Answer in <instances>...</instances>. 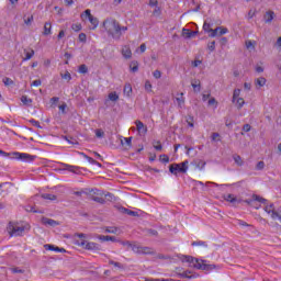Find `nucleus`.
<instances>
[{
    "instance_id": "7ed1b4c3",
    "label": "nucleus",
    "mask_w": 281,
    "mask_h": 281,
    "mask_svg": "<svg viewBox=\"0 0 281 281\" xmlns=\"http://www.w3.org/2000/svg\"><path fill=\"white\" fill-rule=\"evenodd\" d=\"M188 160H184L180 164H171L169 166V172L175 175V177H177V175H186V172H188Z\"/></svg>"
},
{
    "instance_id": "338daca9",
    "label": "nucleus",
    "mask_w": 281,
    "mask_h": 281,
    "mask_svg": "<svg viewBox=\"0 0 281 281\" xmlns=\"http://www.w3.org/2000/svg\"><path fill=\"white\" fill-rule=\"evenodd\" d=\"M145 89H146L147 91H151L153 85L150 83V81H146V82H145Z\"/></svg>"
},
{
    "instance_id": "4c0bfd02",
    "label": "nucleus",
    "mask_w": 281,
    "mask_h": 281,
    "mask_svg": "<svg viewBox=\"0 0 281 281\" xmlns=\"http://www.w3.org/2000/svg\"><path fill=\"white\" fill-rule=\"evenodd\" d=\"M78 71L79 74H87L89 71V68L87 67V65L82 64L79 66Z\"/></svg>"
},
{
    "instance_id": "39448f33",
    "label": "nucleus",
    "mask_w": 281,
    "mask_h": 281,
    "mask_svg": "<svg viewBox=\"0 0 281 281\" xmlns=\"http://www.w3.org/2000/svg\"><path fill=\"white\" fill-rule=\"evenodd\" d=\"M81 19L82 21H90L92 27H90V30H95L99 25V21H98V18L93 16L91 14V10L87 9L83 13H81Z\"/></svg>"
},
{
    "instance_id": "6ab92c4d",
    "label": "nucleus",
    "mask_w": 281,
    "mask_h": 281,
    "mask_svg": "<svg viewBox=\"0 0 281 281\" xmlns=\"http://www.w3.org/2000/svg\"><path fill=\"white\" fill-rule=\"evenodd\" d=\"M274 12L273 11H268L265 13L263 19L266 21V23H271L273 21V16H274Z\"/></svg>"
},
{
    "instance_id": "bf43d9fd",
    "label": "nucleus",
    "mask_w": 281,
    "mask_h": 281,
    "mask_svg": "<svg viewBox=\"0 0 281 281\" xmlns=\"http://www.w3.org/2000/svg\"><path fill=\"white\" fill-rule=\"evenodd\" d=\"M95 136L99 137V138L104 137V131H102V130H95Z\"/></svg>"
},
{
    "instance_id": "393cba45",
    "label": "nucleus",
    "mask_w": 281,
    "mask_h": 281,
    "mask_svg": "<svg viewBox=\"0 0 281 281\" xmlns=\"http://www.w3.org/2000/svg\"><path fill=\"white\" fill-rule=\"evenodd\" d=\"M42 199H46L47 201H56L58 196L52 194V193H44L42 194Z\"/></svg>"
},
{
    "instance_id": "b1692460",
    "label": "nucleus",
    "mask_w": 281,
    "mask_h": 281,
    "mask_svg": "<svg viewBox=\"0 0 281 281\" xmlns=\"http://www.w3.org/2000/svg\"><path fill=\"white\" fill-rule=\"evenodd\" d=\"M21 102H22L25 106H32V99L27 98V95H22V97H21Z\"/></svg>"
},
{
    "instance_id": "f257e3e1",
    "label": "nucleus",
    "mask_w": 281,
    "mask_h": 281,
    "mask_svg": "<svg viewBox=\"0 0 281 281\" xmlns=\"http://www.w3.org/2000/svg\"><path fill=\"white\" fill-rule=\"evenodd\" d=\"M103 27L108 32L109 36H112L114 41H120L122 34L128 31V26H121L120 22L113 18H108L103 21Z\"/></svg>"
},
{
    "instance_id": "cd10ccee",
    "label": "nucleus",
    "mask_w": 281,
    "mask_h": 281,
    "mask_svg": "<svg viewBox=\"0 0 281 281\" xmlns=\"http://www.w3.org/2000/svg\"><path fill=\"white\" fill-rule=\"evenodd\" d=\"M265 211H266L268 214H272V218H276V215H273V212H277V211L273 209V204L266 205V206H265Z\"/></svg>"
},
{
    "instance_id": "13d9d810",
    "label": "nucleus",
    "mask_w": 281,
    "mask_h": 281,
    "mask_svg": "<svg viewBox=\"0 0 281 281\" xmlns=\"http://www.w3.org/2000/svg\"><path fill=\"white\" fill-rule=\"evenodd\" d=\"M274 218H280L281 221V206L277 210V212H273Z\"/></svg>"
},
{
    "instance_id": "f03ea898",
    "label": "nucleus",
    "mask_w": 281,
    "mask_h": 281,
    "mask_svg": "<svg viewBox=\"0 0 281 281\" xmlns=\"http://www.w3.org/2000/svg\"><path fill=\"white\" fill-rule=\"evenodd\" d=\"M180 260L181 262H189V265H192L194 269H199L201 271H214V269H216V265L209 263L207 260L194 258L188 255H182Z\"/></svg>"
},
{
    "instance_id": "9d476101",
    "label": "nucleus",
    "mask_w": 281,
    "mask_h": 281,
    "mask_svg": "<svg viewBox=\"0 0 281 281\" xmlns=\"http://www.w3.org/2000/svg\"><path fill=\"white\" fill-rule=\"evenodd\" d=\"M176 102L178 104V109H183V106H186V98L183 97V92L177 93Z\"/></svg>"
},
{
    "instance_id": "a19ab883",
    "label": "nucleus",
    "mask_w": 281,
    "mask_h": 281,
    "mask_svg": "<svg viewBox=\"0 0 281 281\" xmlns=\"http://www.w3.org/2000/svg\"><path fill=\"white\" fill-rule=\"evenodd\" d=\"M71 30H74V32H80V30H82V24L75 23L71 25Z\"/></svg>"
},
{
    "instance_id": "473e14b6",
    "label": "nucleus",
    "mask_w": 281,
    "mask_h": 281,
    "mask_svg": "<svg viewBox=\"0 0 281 281\" xmlns=\"http://www.w3.org/2000/svg\"><path fill=\"white\" fill-rule=\"evenodd\" d=\"M235 104H236L237 109H241L243 106H245V99H243V98H237V99L235 100Z\"/></svg>"
},
{
    "instance_id": "c85d7f7f",
    "label": "nucleus",
    "mask_w": 281,
    "mask_h": 281,
    "mask_svg": "<svg viewBox=\"0 0 281 281\" xmlns=\"http://www.w3.org/2000/svg\"><path fill=\"white\" fill-rule=\"evenodd\" d=\"M109 100H111V102H117L120 100V95H117V92H110Z\"/></svg>"
},
{
    "instance_id": "f8f14e48",
    "label": "nucleus",
    "mask_w": 281,
    "mask_h": 281,
    "mask_svg": "<svg viewBox=\"0 0 281 281\" xmlns=\"http://www.w3.org/2000/svg\"><path fill=\"white\" fill-rule=\"evenodd\" d=\"M192 166H195V168H198L199 170H203L205 168V160L202 159H194L192 162Z\"/></svg>"
},
{
    "instance_id": "0eeeda50",
    "label": "nucleus",
    "mask_w": 281,
    "mask_h": 281,
    "mask_svg": "<svg viewBox=\"0 0 281 281\" xmlns=\"http://www.w3.org/2000/svg\"><path fill=\"white\" fill-rule=\"evenodd\" d=\"M256 202L267 205V199L261 198L257 194H254L251 199L244 201V203H247L248 205H252V207H256V210H258V206H256Z\"/></svg>"
},
{
    "instance_id": "5fc2aeb1",
    "label": "nucleus",
    "mask_w": 281,
    "mask_h": 281,
    "mask_svg": "<svg viewBox=\"0 0 281 281\" xmlns=\"http://www.w3.org/2000/svg\"><path fill=\"white\" fill-rule=\"evenodd\" d=\"M34 56V50L32 49L31 52H27L25 54L24 60H31V58Z\"/></svg>"
},
{
    "instance_id": "8fccbe9b",
    "label": "nucleus",
    "mask_w": 281,
    "mask_h": 281,
    "mask_svg": "<svg viewBox=\"0 0 281 281\" xmlns=\"http://www.w3.org/2000/svg\"><path fill=\"white\" fill-rule=\"evenodd\" d=\"M85 159H87V161H89V164H92V166H94V164H98V160L93 159L92 157H89L85 154H82Z\"/></svg>"
},
{
    "instance_id": "9b49d317",
    "label": "nucleus",
    "mask_w": 281,
    "mask_h": 281,
    "mask_svg": "<svg viewBox=\"0 0 281 281\" xmlns=\"http://www.w3.org/2000/svg\"><path fill=\"white\" fill-rule=\"evenodd\" d=\"M190 273H192V271L187 270V271H183L181 273H178V277L179 278H187L188 280H192L194 278H199V274H191L190 276Z\"/></svg>"
},
{
    "instance_id": "bb28decb",
    "label": "nucleus",
    "mask_w": 281,
    "mask_h": 281,
    "mask_svg": "<svg viewBox=\"0 0 281 281\" xmlns=\"http://www.w3.org/2000/svg\"><path fill=\"white\" fill-rule=\"evenodd\" d=\"M123 93L127 97L131 95V93H133V87H131L130 83L125 85L124 89H123Z\"/></svg>"
},
{
    "instance_id": "c756f323",
    "label": "nucleus",
    "mask_w": 281,
    "mask_h": 281,
    "mask_svg": "<svg viewBox=\"0 0 281 281\" xmlns=\"http://www.w3.org/2000/svg\"><path fill=\"white\" fill-rule=\"evenodd\" d=\"M91 200L94 201L95 203H101V205H104L105 200L102 196H98V195H92Z\"/></svg>"
},
{
    "instance_id": "680f3d73",
    "label": "nucleus",
    "mask_w": 281,
    "mask_h": 281,
    "mask_svg": "<svg viewBox=\"0 0 281 281\" xmlns=\"http://www.w3.org/2000/svg\"><path fill=\"white\" fill-rule=\"evenodd\" d=\"M124 142H125L126 146H132V144H133V137H125V138H124Z\"/></svg>"
},
{
    "instance_id": "37998d69",
    "label": "nucleus",
    "mask_w": 281,
    "mask_h": 281,
    "mask_svg": "<svg viewBox=\"0 0 281 281\" xmlns=\"http://www.w3.org/2000/svg\"><path fill=\"white\" fill-rule=\"evenodd\" d=\"M154 148L155 150L161 151L164 146H161V142L157 140V142H154Z\"/></svg>"
},
{
    "instance_id": "0e129e2a",
    "label": "nucleus",
    "mask_w": 281,
    "mask_h": 281,
    "mask_svg": "<svg viewBox=\"0 0 281 281\" xmlns=\"http://www.w3.org/2000/svg\"><path fill=\"white\" fill-rule=\"evenodd\" d=\"M12 273H24L25 271L21 268H12L11 269Z\"/></svg>"
},
{
    "instance_id": "7c9ffc66",
    "label": "nucleus",
    "mask_w": 281,
    "mask_h": 281,
    "mask_svg": "<svg viewBox=\"0 0 281 281\" xmlns=\"http://www.w3.org/2000/svg\"><path fill=\"white\" fill-rule=\"evenodd\" d=\"M2 82L4 87H12V85H14V80L10 79V77H4L2 79Z\"/></svg>"
},
{
    "instance_id": "aec40b11",
    "label": "nucleus",
    "mask_w": 281,
    "mask_h": 281,
    "mask_svg": "<svg viewBox=\"0 0 281 281\" xmlns=\"http://www.w3.org/2000/svg\"><path fill=\"white\" fill-rule=\"evenodd\" d=\"M44 36H49V34H52V23L50 22H46L44 24V32H43Z\"/></svg>"
},
{
    "instance_id": "f3484780",
    "label": "nucleus",
    "mask_w": 281,
    "mask_h": 281,
    "mask_svg": "<svg viewBox=\"0 0 281 281\" xmlns=\"http://www.w3.org/2000/svg\"><path fill=\"white\" fill-rule=\"evenodd\" d=\"M130 69L133 74H137L139 71V63L137 60L131 61Z\"/></svg>"
},
{
    "instance_id": "6e6552de",
    "label": "nucleus",
    "mask_w": 281,
    "mask_h": 281,
    "mask_svg": "<svg viewBox=\"0 0 281 281\" xmlns=\"http://www.w3.org/2000/svg\"><path fill=\"white\" fill-rule=\"evenodd\" d=\"M12 155L13 159H21V161H34L36 159V156H32L25 153L15 151Z\"/></svg>"
},
{
    "instance_id": "a211bd4d",
    "label": "nucleus",
    "mask_w": 281,
    "mask_h": 281,
    "mask_svg": "<svg viewBox=\"0 0 281 281\" xmlns=\"http://www.w3.org/2000/svg\"><path fill=\"white\" fill-rule=\"evenodd\" d=\"M64 168L65 170H68V172H75V175H77V172L80 170V167L71 166L68 164H64Z\"/></svg>"
},
{
    "instance_id": "ddd939ff",
    "label": "nucleus",
    "mask_w": 281,
    "mask_h": 281,
    "mask_svg": "<svg viewBox=\"0 0 281 281\" xmlns=\"http://www.w3.org/2000/svg\"><path fill=\"white\" fill-rule=\"evenodd\" d=\"M182 36H184V38H193V36H196V32H194L190 29H183Z\"/></svg>"
},
{
    "instance_id": "774afa93",
    "label": "nucleus",
    "mask_w": 281,
    "mask_h": 281,
    "mask_svg": "<svg viewBox=\"0 0 281 281\" xmlns=\"http://www.w3.org/2000/svg\"><path fill=\"white\" fill-rule=\"evenodd\" d=\"M105 232L108 233V234H117V228H106L105 229Z\"/></svg>"
},
{
    "instance_id": "4d7b16f0",
    "label": "nucleus",
    "mask_w": 281,
    "mask_h": 281,
    "mask_svg": "<svg viewBox=\"0 0 281 281\" xmlns=\"http://www.w3.org/2000/svg\"><path fill=\"white\" fill-rule=\"evenodd\" d=\"M30 123L33 125V126H36V128H41V123L34 119L30 120Z\"/></svg>"
},
{
    "instance_id": "6e6d98bb",
    "label": "nucleus",
    "mask_w": 281,
    "mask_h": 281,
    "mask_svg": "<svg viewBox=\"0 0 281 281\" xmlns=\"http://www.w3.org/2000/svg\"><path fill=\"white\" fill-rule=\"evenodd\" d=\"M79 41H80V43H87V34L80 33L79 34Z\"/></svg>"
},
{
    "instance_id": "423d86ee",
    "label": "nucleus",
    "mask_w": 281,
    "mask_h": 281,
    "mask_svg": "<svg viewBox=\"0 0 281 281\" xmlns=\"http://www.w3.org/2000/svg\"><path fill=\"white\" fill-rule=\"evenodd\" d=\"M8 232L10 236H23V232H25V227L19 226L12 222L9 223Z\"/></svg>"
},
{
    "instance_id": "f704fd0d",
    "label": "nucleus",
    "mask_w": 281,
    "mask_h": 281,
    "mask_svg": "<svg viewBox=\"0 0 281 281\" xmlns=\"http://www.w3.org/2000/svg\"><path fill=\"white\" fill-rule=\"evenodd\" d=\"M237 98H240V89H235V90H234L232 102H233V103H236V99H237Z\"/></svg>"
},
{
    "instance_id": "e433bc0d",
    "label": "nucleus",
    "mask_w": 281,
    "mask_h": 281,
    "mask_svg": "<svg viewBox=\"0 0 281 281\" xmlns=\"http://www.w3.org/2000/svg\"><path fill=\"white\" fill-rule=\"evenodd\" d=\"M192 247H207V243L205 241H193Z\"/></svg>"
},
{
    "instance_id": "412c9836",
    "label": "nucleus",
    "mask_w": 281,
    "mask_h": 281,
    "mask_svg": "<svg viewBox=\"0 0 281 281\" xmlns=\"http://www.w3.org/2000/svg\"><path fill=\"white\" fill-rule=\"evenodd\" d=\"M256 87H265L267 85V79L265 77H259L255 79Z\"/></svg>"
},
{
    "instance_id": "09e8293b",
    "label": "nucleus",
    "mask_w": 281,
    "mask_h": 281,
    "mask_svg": "<svg viewBox=\"0 0 281 281\" xmlns=\"http://www.w3.org/2000/svg\"><path fill=\"white\" fill-rule=\"evenodd\" d=\"M160 161H162V164H168L170 161V157L166 154L160 155Z\"/></svg>"
},
{
    "instance_id": "3c124183",
    "label": "nucleus",
    "mask_w": 281,
    "mask_h": 281,
    "mask_svg": "<svg viewBox=\"0 0 281 281\" xmlns=\"http://www.w3.org/2000/svg\"><path fill=\"white\" fill-rule=\"evenodd\" d=\"M154 16H161V8L155 7V10L153 11Z\"/></svg>"
},
{
    "instance_id": "e2e57ef3",
    "label": "nucleus",
    "mask_w": 281,
    "mask_h": 281,
    "mask_svg": "<svg viewBox=\"0 0 281 281\" xmlns=\"http://www.w3.org/2000/svg\"><path fill=\"white\" fill-rule=\"evenodd\" d=\"M153 76H154V78H156V80H159V78H161V71L155 70Z\"/></svg>"
},
{
    "instance_id": "c9c22d12",
    "label": "nucleus",
    "mask_w": 281,
    "mask_h": 281,
    "mask_svg": "<svg viewBox=\"0 0 281 281\" xmlns=\"http://www.w3.org/2000/svg\"><path fill=\"white\" fill-rule=\"evenodd\" d=\"M123 212L127 214L128 216H139V214L135 211L128 210V209H123Z\"/></svg>"
},
{
    "instance_id": "4be33fe9",
    "label": "nucleus",
    "mask_w": 281,
    "mask_h": 281,
    "mask_svg": "<svg viewBox=\"0 0 281 281\" xmlns=\"http://www.w3.org/2000/svg\"><path fill=\"white\" fill-rule=\"evenodd\" d=\"M44 248H45L47 251H57V252L60 251V247L54 246V245H52V244H46V245H44Z\"/></svg>"
},
{
    "instance_id": "a878e982",
    "label": "nucleus",
    "mask_w": 281,
    "mask_h": 281,
    "mask_svg": "<svg viewBox=\"0 0 281 281\" xmlns=\"http://www.w3.org/2000/svg\"><path fill=\"white\" fill-rule=\"evenodd\" d=\"M233 159L235 164L238 166H243L245 164V161H243V157H240L239 155H233Z\"/></svg>"
},
{
    "instance_id": "69168bd1",
    "label": "nucleus",
    "mask_w": 281,
    "mask_h": 281,
    "mask_svg": "<svg viewBox=\"0 0 281 281\" xmlns=\"http://www.w3.org/2000/svg\"><path fill=\"white\" fill-rule=\"evenodd\" d=\"M221 29H220V36H223V34H227V32H229L228 30H227V27H223V26H220Z\"/></svg>"
},
{
    "instance_id": "a18cd8bd",
    "label": "nucleus",
    "mask_w": 281,
    "mask_h": 281,
    "mask_svg": "<svg viewBox=\"0 0 281 281\" xmlns=\"http://www.w3.org/2000/svg\"><path fill=\"white\" fill-rule=\"evenodd\" d=\"M136 128L140 133V131H144V123L142 121H136Z\"/></svg>"
},
{
    "instance_id": "dca6fc26",
    "label": "nucleus",
    "mask_w": 281,
    "mask_h": 281,
    "mask_svg": "<svg viewBox=\"0 0 281 281\" xmlns=\"http://www.w3.org/2000/svg\"><path fill=\"white\" fill-rule=\"evenodd\" d=\"M122 56H124L125 58H132V56H133V52L131 50V47H128V46H124L123 48H122Z\"/></svg>"
},
{
    "instance_id": "c03bdc74",
    "label": "nucleus",
    "mask_w": 281,
    "mask_h": 281,
    "mask_svg": "<svg viewBox=\"0 0 281 281\" xmlns=\"http://www.w3.org/2000/svg\"><path fill=\"white\" fill-rule=\"evenodd\" d=\"M187 124H188V126H190L191 128H194V117H193V116H188V119H187Z\"/></svg>"
},
{
    "instance_id": "58836bf2",
    "label": "nucleus",
    "mask_w": 281,
    "mask_h": 281,
    "mask_svg": "<svg viewBox=\"0 0 281 281\" xmlns=\"http://www.w3.org/2000/svg\"><path fill=\"white\" fill-rule=\"evenodd\" d=\"M109 265H113V267H116L117 269H124V265L117 261L110 260Z\"/></svg>"
},
{
    "instance_id": "49530a36",
    "label": "nucleus",
    "mask_w": 281,
    "mask_h": 281,
    "mask_svg": "<svg viewBox=\"0 0 281 281\" xmlns=\"http://www.w3.org/2000/svg\"><path fill=\"white\" fill-rule=\"evenodd\" d=\"M61 138L68 142V144H76V139L71 136H61Z\"/></svg>"
},
{
    "instance_id": "2eb2a0df",
    "label": "nucleus",
    "mask_w": 281,
    "mask_h": 281,
    "mask_svg": "<svg viewBox=\"0 0 281 281\" xmlns=\"http://www.w3.org/2000/svg\"><path fill=\"white\" fill-rule=\"evenodd\" d=\"M225 201H227L228 203H240V200H238V198H236V195L229 193L227 195L224 196Z\"/></svg>"
},
{
    "instance_id": "72a5a7b5",
    "label": "nucleus",
    "mask_w": 281,
    "mask_h": 281,
    "mask_svg": "<svg viewBox=\"0 0 281 281\" xmlns=\"http://www.w3.org/2000/svg\"><path fill=\"white\" fill-rule=\"evenodd\" d=\"M140 254L150 255L153 254V248L140 246Z\"/></svg>"
},
{
    "instance_id": "20e7f679",
    "label": "nucleus",
    "mask_w": 281,
    "mask_h": 281,
    "mask_svg": "<svg viewBox=\"0 0 281 281\" xmlns=\"http://www.w3.org/2000/svg\"><path fill=\"white\" fill-rule=\"evenodd\" d=\"M78 245L83 249H88V251H102V246L100 244H95L93 241H87L81 239Z\"/></svg>"
},
{
    "instance_id": "864d4df0",
    "label": "nucleus",
    "mask_w": 281,
    "mask_h": 281,
    "mask_svg": "<svg viewBox=\"0 0 281 281\" xmlns=\"http://www.w3.org/2000/svg\"><path fill=\"white\" fill-rule=\"evenodd\" d=\"M256 170H265V161L257 162Z\"/></svg>"
},
{
    "instance_id": "79ce46f5",
    "label": "nucleus",
    "mask_w": 281,
    "mask_h": 281,
    "mask_svg": "<svg viewBox=\"0 0 281 281\" xmlns=\"http://www.w3.org/2000/svg\"><path fill=\"white\" fill-rule=\"evenodd\" d=\"M203 30H204V32H207V33H211V34H212V31H210V30H213V29H212V24H210V23H207V22H204V24H203Z\"/></svg>"
},
{
    "instance_id": "de8ad7c7",
    "label": "nucleus",
    "mask_w": 281,
    "mask_h": 281,
    "mask_svg": "<svg viewBox=\"0 0 281 281\" xmlns=\"http://www.w3.org/2000/svg\"><path fill=\"white\" fill-rule=\"evenodd\" d=\"M207 49H210L211 52H214V49H216V42L214 41L209 42Z\"/></svg>"
},
{
    "instance_id": "5701e85b",
    "label": "nucleus",
    "mask_w": 281,
    "mask_h": 281,
    "mask_svg": "<svg viewBox=\"0 0 281 281\" xmlns=\"http://www.w3.org/2000/svg\"><path fill=\"white\" fill-rule=\"evenodd\" d=\"M99 240H102V243H106L109 240H111L112 243H115V237L113 236H109V235H100L99 236Z\"/></svg>"
},
{
    "instance_id": "1a4fd4ad",
    "label": "nucleus",
    "mask_w": 281,
    "mask_h": 281,
    "mask_svg": "<svg viewBox=\"0 0 281 281\" xmlns=\"http://www.w3.org/2000/svg\"><path fill=\"white\" fill-rule=\"evenodd\" d=\"M122 245H125L126 247L132 249L134 254H142V246L138 244H131V241H123Z\"/></svg>"
},
{
    "instance_id": "4468645a",
    "label": "nucleus",
    "mask_w": 281,
    "mask_h": 281,
    "mask_svg": "<svg viewBox=\"0 0 281 281\" xmlns=\"http://www.w3.org/2000/svg\"><path fill=\"white\" fill-rule=\"evenodd\" d=\"M42 223L43 225H49V227H56V225H58V222L48 217H42Z\"/></svg>"
},
{
    "instance_id": "052dcab7",
    "label": "nucleus",
    "mask_w": 281,
    "mask_h": 281,
    "mask_svg": "<svg viewBox=\"0 0 281 281\" xmlns=\"http://www.w3.org/2000/svg\"><path fill=\"white\" fill-rule=\"evenodd\" d=\"M211 137H212V142H218V140H220L218 137H221V134H218V133H213Z\"/></svg>"
},
{
    "instance_id": "ea45409f",
    "label": "nucleus",
    "mask_w": 281,
    "mask_h": 281,
    "mask_svg": "<svg viewBox=\"0 0 281 281\" xmlns=\"http://www.w3.org/2000/svg\"><path fill=\"white\" fill-rule=\"evenodd\" d=\"M63 80H67L68 82L71 80V74L66 71L65 74H60Z\"/></svg>"
},
{
    "instance_id": "603ef678",
    "label": "nucleus",
    "mask_w": 281,
    "mask_h": 281,
    "mask_svg": "<svg viewBox=\"0 0 281 281\" xmlns=\"http://www.w3.org/2000/svg\"><path fill=\"white\" fill-rule=\"evenodd\" d=\"M104 201H113V199H115V196L112 193H105L104 194Z\"/></svg>"
},
{
    "instance_id": "2f4dec72",
    "label": "nucleus",
    "mask_w": 281,
    "mask_h": 281,
    "mask_svg": "<svg viewBox=\"0 0 281 281\" xmlns=\"http://www.w3.org/2000/svg\"><path fill=\"white\" fill-rule=\"evenodd\" d=\"M221 26H217L215 30L214 29H212V30H210V32H211V34H210V36H211V38H214L215 36H220V34H221Z\"/></svg>"
}]
</instances>
